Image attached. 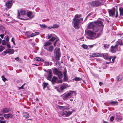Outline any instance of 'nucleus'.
<instances>
[{
	"instance_id": "nucleus-1",
	"label": "nucleus",
	"mask_w": 123,
	"mask_h": 123,
	"mask_svg": "<svg viewBox=\"0 0 123 123\" xmlns=\"http://www.w3.org/2000/svg\"><path fill=\"white\" fill-rule=\"evenodd\" d=\"M104 26L102 22L98 20L95 22H90L88 26V28L92 29L94 32H100Z\"/></svg>"
},
{
	"instance_id": "nucleus-2",
	"label": "nucleus",
	"mask_w": 123,
	"mask_h": 123,
	"mask_svg": "<svg viewBox=\"0 0 123 123\" xmlns=\"http://www.w3.org/2000/svg\"><path fill=\"white\" fill-rule=\"evenodd\" d=\"M81 16V15L76 14L73 19L72 24L74 25V27L77 29H78L79 27V23L80 21L83 20Z\"/></svg>"
},
{
	"instance_id": "nucleus-3",
	"label": "nucleus",
	"mask_w": 123,
	"mask_h": 123,
	"mask_svg": "<svg viewBox=\"0 0 123 123\" xmlns=\"http://www.w3.org/2000/svg\"><path fill=\"white\" fill-rule=\"evenodd\" d=\"M56 36L53 34H48V39L51 38L48 41L44 43H43L44 48L47 50H48L47 48L46 47L47 46L49 45L51 43L50 42V41H53L56 39Z\"/></svg>"
},
{
	"instance_id": "nucleus-4",
	"label": "nucleus",
	"mask_w": 123,
	"mask_h": 123,
	"mask_svg": "<svg viewBox=\"0 0 123 123\" xmlns=\"http://www.w3.org/2000/svg\"><path fill=\"white\" fill-rule=\"evenodd\" d=\"M59 107L60 109L63 111V112L61 114L62 116L68 117L70 116L72 113V112L66 110H67L69 109L68 108H65L64 106H59Z\"/></svg>"
},
{
	"instance_id": "nucleus-5",
	"label": "nucleus",
	"mask_w": 123,
	"mask_h": 123,
	"mask_svg": "<svg viewBox=\"0 0 123 123\" xmlns=\"http://www.w3.org/2000/svg\"><path fill=\"white\" fill-rule=\"evenodd\" d=\"M86 37L89 39H94L98 37V34L96 36L95 33L90 30L87 31L86 33Z\"/></svg>"
},
{
	"instance_id": "nucleus-6",
	"label": "nucleus",
	"mask_w": 123,
	"mask_h": 123,
	"mask_svg": "<svg viewBox=\"0 0 123 123\" xmlns=\"http://www.w3.org/2000/svg\"><path fill=\"white\" fill-rule=\"evenodd\" d=\"M76 95V92L74 91H70L68 92L65 93L63 97V99L64 100L70 98Z\"/></svg>"
},
{
	"instance_id": "nucleus-7",
	"label": "nucleus",
	"mask_w": 123,
	"mask_h": 123,
	"mask_svg": "<svg viewBox=\"0 0 123 123\" xmlns=\"http://www.w3.org/2000/svg\"><path fill=\"white\" fill-rule=\"evenodd\" d=\"M53 73L56 75H57L59 79H61L62 77V72L56 68H54L53 69Z\"/></svg>"
},
{
	"instance_id": "nucleus-8",
	"label": "nucleus",
	"mask_w": 123,
	"mask_h": 123,
	"mask_svg": "<svg viewBox=\"0 0 123 123\" xmlns=\"http://www.w3.org/2000/svg\"><path fill=\"white\" fill-rule=\"evenodd\" d=\"M60 49L59 48H56L54 51L55 54V56L57 60H59V58L61 57V55L59 53Z\"/></svg>"
},
{
	"instance_id": "nucleus-9",
	"label": "nucleus",
	"mask_w": 123,
	"mask_h": 123,
	"mask_svg": "<svg viewBox=\"0 0 123 123\" xmlns=\"http://www.w3.org/2000/svg\"><path fill=\"white\" fill-rule=\"evenodd\" d=\"M115 10L112 9L110 10L109 12L110 15L113 17L117 18L118 16V13L117 11L116 12V14L115 15Z\"/></svg>"
},
{
	"instance_id": "nucleus-10",
	"label": "nucleus",
	"mask_w": 123,
	"mask_h": 123,
	"mask_svg": "<svg viewBox=\"0 0 123 123\" xmlns=\"http://www.w3.org/2000/svg\"><path fill=\"white\" fill-rule=\"evenodd\" d=\"M111 49H110V51L112 53H115L117 51H120L121 49L118 48L117 46V45H115L114 46H112L111 47Z\"/></svg>"
},
{
	"instance_id": "nucleus-11",
	"label": "nucleus",
	"mask_w": 123,
	"mask_h": 123,
	"mask_svg": "<svg viewBox=\"0 0 123 123\" xmlns=\"http://www.w3.org/2000/svg\"><path fill=\"white\" fill-rule=\"evenodd\" d=\"M101 4V3L99 1L97 0L93 1L90 4L93 6L96 7L99 6Z\"/></svg>"
},
{
	"instance_id": "nucleus-12",
	"label": "nucleus",
	"mask_w": 123,
	"mask_h": 123,
	"mask_svg": "<svg viewBox=\"0 0 123 123\" xmlns=\"http://www.w3.org/2000/svg\"><path fill=\"white\" fill-rule=\"evenodd\" d=\"M48 76L47 79L50 80L51 81V78L52 76V70L50 69H49V71L47 73Z\"/></svg>"
},
{
	"instance_id": "nucleus-13",
	"label": "nucleus",
	"mask_w": 123,
	"mask_h": 123,
	"mask_svg": "<svg viewBox=\"0 0 123 123\" xmlns=\"http://www.w3.org/2000/svg\"><path fill=\"white\" fill-rule=\"evenodd\" d=\"M14 1L13 0H9L6 3V6L9 9L11 7L12 4Z\"/></svg>"
},
{
	"instance_id": "nucleus-14",
	"label": "nucleus",
	"mask_w": 123,
	"mask_h": 123,
	"mask_svg": "<svg viewBox=\"0 0 123 123\" xmlns=\"http://www.w3.org/2000/svg\"><path fill=\"white\" fill-rule=\"evenodd\" d=\"M116 43L115 45H117V46L118 48H120V46L123 44L122 41L121 39H119L116 42Z\"/></svg>"
},
{
	"instance_id": "nucleus-15",
	"label": "nucleus",
	"mask_w": 123,
	"mask_h": 123,
	"mask_svg": "<svg viewBox=\"0 0 123 123\" xmlns=\"http://www.w3.org/2000/svg\"><path fill=\"white\" fill-rule=\"evenodd\" d=\"M14 50L13 49H8L4 51V53L6 54L8 53L10 54H12L13 53Z\"/></svg>"
},
{
	"instance_id": "nucleus-16",
	"label": "nucleus",
	"mask_w": 123,
	"mask_h": 123,
	"mask_svg": "<svg viewBox=\"0 0 123 123\" xmlns=\"http://www.w3.org/2000/svg\"><path fill=\"white\" fill-rule=\"evenodd\" d=\"M13 116V115L11 113L4 114L3 115L4 117L6 118H11Z\"/></svg>"
},
{
	"instance_id": "nucleus-17",
	"label": "nucleus",
	"mask_w": 123,
	"mask_h": 123,
	"mask_svg": "<svg viewBox=\"0 0 123 123\" xmlns=\"http://www.w3.org/2000/svg\"><path fill=\"white\" fill-rule=\"evenodd\" d=\"M27 15L31 18H33L34 17V15L33 14L32 12H28L27 13Z\"/></svg>"
},
{
	"instance_id": "nucleus-18",
	"label": "nucleus",
	"mask_w": 123,
	"mask_h": 123,
	"mask_svg": "<svg viewBox=\"0 0 123 123\" xmlns=\"http://www.w3.org/2000/svg\"><path fill=\"white\" fill-rule=\"evenodd\" d=\"M10 110V109L8 108H2L1 110L2 112L4 113H6L9 112Z\"/></svg>"
},
{
	"instance_id": "nucleus-19",
	"label": "nucleus",
	"mask_w": 123,
	"mask_h": 123,
	"mask_svg": "<svg viewBox=\"0 0 123 123\" xmlns=\"http://www.w3.org/2000/svg\"><path fill=\"white\" fill-rule=\"evenodd\" d=\"M67 85L66 84H63L61 85V86L60 87V89L62 91L64 89H66L67 87Z\"/></svg>"
},
{
	"instance_id": "nucleus-20",
	"label": "nucleus",
	"mask_w": 123,
	"mask_h": 123,
	"mask_svg": "<svg viewBox=\"0 0 123 123\" xmlns=\"http://www.w3.org/2000/svg\"><path fill=\"white\" fill-rule=\"evenodd\" d=\"M57 79V77L55 76H54L52 79H51V80L52 84H54L56 82Z\"/></svg>"
},
{
	"instance_id": "nucleus-21",
	"label": "nucleus",
	"mask_w": 123,
	"mask_h": 123,
	"mask_svg": "<svg viewBox=\"0 0 123 123\" xmlns=\"http://www.w3.org/2000/svg\"><path fill=\"white\" fill-rule=\"evenodd\" d=\"M23 115L24 117L27 118H29L30 117L29 114L25 112H23Z\"/></svg>"
},
{
	"instance_id": "nucleus-22",
	"label": "nucleus",
	"mask_w": 123,
	"mask_h": 123,
	"mask_svg": "<svg viewBox=\"0 0 123 123\" xmlns=\"http://www.w3.org/2000/svg\"><path fill=\"white\" fill-rule=\"evenodd\" d=\"M73 80H74L76 81H78L82 80V79L81 78L77 77H75V78L73 79Z\"/></svg>"
},
{
	"instance_id": "nucleus-23",
	"label": "nucleus",
	"mask_w": 123,
	"mask_h": 123,
	"mask_svg": "<svg viewBox=\"0 0 123 123\" xmlns=\"http://www.w3.org/2000/svg\"><path fill=\"white\" fill-rule=\"evenodd\" d=\"M110 103L111 105H117L118 104V102L116 101H111Z\"/></svg>"
},
{
	"instance_id": "nucleus-24",
	"label": "nucleus",
	"mask_w": 123,
	"mask_h": 123,
	"mask_svg": "<svg viewBox=\"0 0 123 123\" xmlns=\"http://www.w3.org/2000/svg\"><path fill=\"white\" fill-rule=\"evenodd\" d=\"M99 53H92V55H91V56L93 57L94 56L98 57L99 56Z\"/></svg>"
},
{
	"instance_id": "nucleus-25",
	"label": "nucleus",
	"mask_w": 123,
	"mask_h": 123,
	"mask_svg": "<svg viewBox=\"0 0 123 123\" xmlns=\"http://www.w3.org/2000/svg\"><path fill=\"white\" fill-rule=\"evenodd\" d=\"M123 78L121 76L119 75L117 76L116 78L117 80L119 81L121 80Z\"/></svg>"
},
{
	"instance_id": "nucleus-26",
	"label": "nucleus",
	"mask_w": 123,
	"mask_h": 123,
	"mask_svg": "<svg viewBox=\"0 0 123 123\" xmlns=\"http://www.w3.org/2000/svg\"><path fill=\"white\" fill-rule=\"evenodd\" d=\"M39 34V32H35V33H32L31 34V37H34L36 35H38Z\"/></svg>"
},
{
	"instance_id": "nucleus-27",
	"label": "nucleus",
	"mask_w": 123,
	"mask_h": 123,
	"mask_svg": "<svg viewBox=\"0 0 123 123\" xmlns=\"http://www.w3.org/2000/svg\"><path fill=\"white\" fill-rule=\"evenodd\" d=\"M20 12L22 16H23L25 14V10H21L20 11Z\"/></svg>"
},
{
	"instance_id": "nucleus-28",
	"label": "nucleus",
	"mask_w": 123,
	"mask_h": 123,
	"mask_svg": "<svg viewBox=\"0 0 123 123\" xmlns=\"http://www.w3.org/2000/svg\"><path fill=\"white\" fill-rule=\"evenodd\" d=\"M103 56L104 58L107 59L108 55L107 53H104L103 54Z\"/></svg>"
},
{
	"instance_id": "nucleus-29",
	"label": "nucleus",
	"mask_w": 123,
	"mask_h": 123,
	"mask_svg": "<svg viewBox=\"0 0 123 123\" xmlns=\"http://www.w3.org/2000/svg\"><path fill=\"white\" fill-rule=\"evenodd\" d=\"M120 14V16L123 15V9H119Z\"/></svg>"
},
{
	"instance_id": "nucleus-30",
	"label": "nucleus",
	"mask_w": 123,
	"mask_h": 123,
	"mask_svg": "<svg viewBox=\"0 0 123 123\" xmlns=\"http://www.w3.org/2000/svg\"><path fill=\"white\" fill-rule=\"evenodd\" d=\"M53 49L54 48L53 46H51L49 47L48 50L50 52H51L53 50Z\"/></svg>"
},
{
	"instance_id": "nucleus-31",
	"label": "nucleus",
	"mask_w": 123,
	"mask_h": 123,
	"mask_svg": "<svg viewBox=\"0 0 123 123\" xmlns=\"http://www.w3.org/2000/svg\"><path fill=\"white\" fill-rule=\"evenodd\" d=\"M59 26V25L57 24H53V28L54 29L56 28H58Z\"/></svg>"
},
{
	"instance_id": "nucleus-32",
	"label": "nucleus",
	"mask_w": 123,
	"mask_h": 123,
	"mask_svg": "<svg viewBox=\"0 0 123 123\" xmlns=\"http://www.w3.org/2000/svg\"><path fill=\"white\" fill-rule=\"evenodd\" d=\"M18 14L17 17L18 18H19L20 19H21L22 20H26V19H24V18H22L19 17L20 16V14L19 13V12L18 11Z\"/></svg>"
},
{
	"instance_id": "nucleus-33",
	"label": "nucleus",
	"mask_w": 123,
	"mask_h": 123,
	"mask_svg": "<svg viewBox=\"0 0 123 123\" xmlns=\"http://www.w3.org/2000/svg\"><path fill=\"white\" fill-rule=\"evenodd\" d=\"M5 49V47L4 46H1L0 47V52L2 51Z\"/></svg>"
},
{
	"instance_id": "nucleus-34",
	"label": "nucleus",
	"mask_w": 123,
	"mask_h": 123,
	"mask_svg": "<svg viewBox=\"0 0 123 123\" xmlns=\"http://www.w3.org/2000/svg\"><path fill=\"white\" fill-rule=\"evenodd\" d=\"M43 88L44 90L45 88L46 87V86H47V85H48V83H43Z\"/></svg>"
},
{
	"instance_id": "nucleus-35",
	"label": "nucleus",
	"mask_w": 123,
	"mask_h": 123,
	"mask_svg": "<svg viewBox=\"0 0 123 123\" xmlns=\"http://www.w3.org/2000/svg\"><path fill=\"white\" fill-rule=\"evenodd\" d=\"M81 47L85 49H86L87 48L88 46L85 45L83 44L81 46Z\"/></svg>"
},
{
	"instance_id": "nucleus-36",
	"label": "nucleus",
	"mask_w": 123,
	"mask_h": 123,
	"mask_svg": "<svg viewBox=\"0 0 123 123\" xmlns=\"http://www.w3.org/2000/svg\"><path fill=\"white\" fill-rule=\"evenodd\" d=\"M1 78L2 79V80L4 81H5L6 80H7L6 78L5 77V76L3 75H2V76Z\"/></svg>"
},
{
	"instance_id": "nucleus-37",
	"label": "nucleus",
	"mask_w": 123,
	"mask_h": 123,
	"mask_svg": "<svg viewBox=\"0 0 123 123\" xmlns=\"http://www.w3.org/2000/svg\"><path fill=\"white\" fill-rule=\"evenodd\" d=\"M2 41V45H5L6 43L5 40H3Z\"/></svg>"
},
{
	"instance_id": "nucleus-38",
	"label": "nucleus",
	"mask_w": 123,
	"mask_h": 123,
	"mask_svg": "<svg viewBox=\"0 0 123 123\" xmlns=\"http://www.w3.org/2000/svg\"><path fill=\"white\" fill-rule=\"evenodd\" d=\"M28 32H26V34L25 35L27 36V37L28 38H30L31 37V35H29L28 34Z\"/></svg>"
},
{
	"instance_id": "nucleus-39",
	"label": "nucleus",
	"mask_w": 123,
	"mask_h": 123,
	"mask_svg": "<svg viewBox=\"0 0 123 123\" xmlns=\"http://www.w3.org/2000/svg\"><path fill=\"white\" fill-rule=\"evenodd\" d=\"M35 59L37 61H41V59L39 57H36L35 58Z\"/></svg>"
},
{
	"instance_id": "nucleus-40",
	"label": "nucleus",
	"mask_w": 123,
	"mask_h": 123,
	"mask_svg": "<svg viewBox=\"0 0 123 123\" xmlns=\"http://www.w3.org/2000/svg\"><path fill=\"white\" fill-rule=\"evenodd\" d=\"M6 46L8 48H11V46L10 45V43H9L7 42L6 43Z\"/></svg>"
},
{
	"instance_id": "nucleus-41",
	"label": "nucleus",
	"mask_w": 123,
	"mask_h": 123,
	"mask_svg": "<svg viewBox=\"0 0 123 123\" xmlns=\"http://www.w3.org/2000/svg\"><path fill=\"white\" fill-rule=\"evenodd\" d=\"M41 27L42 28H46L47 27V26L46 25H45L44 24L42 25H40Z\"/></svg>"
},
{
	"instance_id": "nucleus-42",
	"label": "nucleus",
	"mask_w": 123,
	"mask_h": 123,
	"mask_svg": "<svg viewBox=\"0 0 123 123\" xmlns=\"http://www.w3.org/2000/svg\"><path fill=\"white\" fill-rule=\"evenodd\" d=\"M67 71L66 70H65L63 72V74L64 76V78H65L66 77H67Z\"/></svg>"
},
{
	"instance_id": "nucleus-43",
	"label": "nucleus",
	"mask_w": 123,
	"mask_h": 123,
	"mask_svg": "<svg viewBox=\"0 0 123 123\" xmlns=\"http://www.w3.org/2000/svg\"><path fill=\"white\" fill-rule=\"evenodd\" d=\"M114 119V117L113 116H112L110 118V121L112 122L113 121Z\"/></svg>"
},
{
	"instance_id": "nucleus-44",
	"label": "nucleus",
	"mask_w": 123,
	"mask_h": 123,
	"mask_svg": "<svg viewBox=\"0 0 123 123\" xmlns=\"http://www.w3.org/2000/svg\"><path fill=\"white\" fill-rule=\"evenodd\" d=\"M49 65V62H44V65L46 66H48Z\"/></svg>"
},
{
	"instance_id": "nucleus-45",
	"label": "nucleus",
	"mask_w": 123,
	"mask_h": 123,
	"mask_svg": "<svg viewBox=\"0 0 123 123\" xmlns=\"http://www.w3.org/2000/svg\"><path fill=\"white\" fill-rule=\"evenodd\" d=\"M117 119L118 120L121 121L123 119V118L122 117H117Z\"/></svg>"
},
{
	"instance_id": "nucleus-46",
	"label": "nucleus",
	"mask_w": 123,
	"mask_h": 123,
	"mask_svg": "<svg viewBox=\"0 0 123 123\" xmlns=\"http://www.w3.org/2000/svg\"><path fill=\"white\" fill-rule=\"evenodd\" d=\"M15 59L18 61H20L21 60L20 59L18 58V57H17L15 58Z\"/></svg>"
},
{
	"instance_id": "nucleus-47",
	"label": "nucleus",
	"mask_w": 123,
	"mask_h": 123,
	"mask_svg": "<svg viewBox=\"0 0 123 123\" xmlns=\"http://www.w3.org/2000/svg\"><path fill=\"white\" fill-rule=\"evenodd\" d=\"M116 56H114L112 58H113L112 59L113 62H114L116 58Z\"/></svg>"
},
{
	"instance_id": "nucleus-48",
	"label": "nucleus",
	"mask_w": 123,
	"mask_h": 123,
	"mask_svg": "<svg viewBox=\"0 0 123 123\" xmlns=\"http://www.w3.org/2000/svg\"><path fill=\"white\" fill-rule=\"evenodd\" d=\"M6 41L7 42L9 41V38L8 37V36H6Z\"/></svg>"
},
{
	"instance_id": "nucleus-49",
	"label": "nucleus",
	"mask_w": 123,
	"mask_h": 123,
	"mask_svg": "<svg viewBox=\"0 0 123 123\" xmlns=\"http://www.w3.org/2000/svg\"><path fill=\"white\" fill-rule=\"evenodd\" d=\"M92 14H93V13L92 12H91V13H89V14H88L86 18H87L89 16L91 15H92Z\"/></svg>"
},
{
	"instance_id": "nucleus-50",
	"label": "nucleus",
	"mask_w": 123,
	"mask_h": 123,
	"mask_svg": "<svg viewBox=\"0 0 123 123\" xmlns=\"http://www.w3.org/2000/svg\"><path fill=\"white\" fill-rule=\"evenodd\" d=\"M94 45H88V46L90 48H92L94 46Z\"/></svg>"
},
{
	"instance_id": "nucleus-51",
	"label": "nucleus",
	"mask_w": 123,
	"mask_h": 123,
	"mask_svg": "<svg viewBox=\"0 0 123 123\" xmlns=\"http://www.w3.org/2000/svg\"><path fill=\"white\" fill-rule=\"evenodd\" d=\"M113 57L112 56H110L108 57L107 59H108L110 60Z\"/></svg>"
},
{
	"instance_id": "nucleus-52",
	"label": "nucleus",
	"mask_w": 123,
	"mask_h": 123,
	"mask_svg": "<svg viewBox=\"0 0 123 123\" xmlns=\"http://www.w3.org/2000/svg\"><path fill=\"white\" fill-rule=\"evenodd\" d=\"M4 34H1L0 35V36L1 37V38H3L4 37Z\"/></svg>"
},
{
	"instance_id": "nucleus-53",
	"label": "nucleus",
	"mask_w": 123,
	"mask_h": 123,
	"mask_svg": "<svg viewBox=\"0 0 123 123\" xmlns=\"http://www.w3.org/2000/svg\"><path fill=\"white\" fill-rule=\"evenodd\" d=\"M23 86H21L20 87H18V89L19 90H20L21 89H23Z\"/></svg>"
},
{
	"instance_id": "nucleus-54",
	"label": "nucleus",
	"mask_w": 123,
	"mask_h": 123,
	"mask_svg": "<svg viewBox=\"0 0 123 123\" xmlns=\"http://www.w3.org/2000/svg\"><path fill=\"white\" fill-rule=\"evenodd\" d=\"M99 84L100 86H101L103 85V83L102 82H100L99 83Z\"/></svg>"
},
{
	"instance_id": "nucleus-55",
	"label": "nucleus",
	"mask_w": 123,
	"mask_h": 123,
	"mask_svg": "<svg viewBox=\"0 0 123 123\" xmlns=\"http://www.w3.org/2000/svg\"><path fill=\"white\" fill-rule=\"evenodd\" d=\"M43 70L45 72L47 73H48V72L49 71V69H48V70H46L44 69H43Z\"/></svg>"
},
{
	"instance_id": "nucleus-56",
	"label": "nucleus",
	"mask_w": 123,
	"mask_h": 123,
	"mask_svg": "<svg viewBox=\"0 0 123 123\" xmlns=\"http://www.w3.org/2000/svg\"><path fill=\"white\" fill-rule=\"evenodd\" d=\"M4 121H2V120H0V123H5Z\"/></svg>"
},
{
	"instance_id": "nucleus-57",
	"label": "nucleus",
	"mask_w": 123,
	"mask_h": 123,
	"mask_svg": "<svg viewBox=\"0 0 123 123\" xmlns=\"http://www.w3.org/2000/svg\"><path fill=\"white\" fill-rule=\"evenodd\" d=\"M103 56V55L99 53V56L102 57Z\"/></svg>"
},
{
	"instance_id": "nucleus-58",
	"label": "nucleus",
	"mask_w": 123,
	"mask_h": 123,
	"mask_svg": "<svg viewBox=\"0 0 123 123\" xmlns=\"http://www.w3.org/2000/svg\"><path fill=\"white\" fill-rule=\"evenodd\" d=\"M104 46L105 47H107V48H108L109 47V45H104Z\"/></svg>"
},
{
	"instance_id": "nucleus-59",
	"label": "nucleus",
	"mask_w": 123,
	"mask_h": 123,
	"mask_svg": "<svg viewBox=\"0 0 123 123\" xmlns=\"http://www.w3.org/2000/svg\"><path fill=\"white\" fill-rule=\"evenodd\" d=\"M55 87V89H57V91H58V92H60V91H59V90H58V89H57V87H56V86H55L54 87Z\"/></svg>"
},
{
	"instance_id": "nucleus-60",
	"label": "nucleus",
	"mask_w": 123,
	"mask_h": 123,
	"mask_svg": "<svg viewBox=\"0 0 123 123\" xmlns=\"http://www.w3.org/2000/svg\"><path fill=\"white\" fill-rule=\"evenodd\" d=\"M64 78L65 80H68V78L67 76V77H66L65 78H64Z\"/></svg>"
},
{
	"instance_id": "nucleus-61",
	"label": "nucleus",
	"mask_w": 123,
	"mask_h": 123,
	"mask_svg": "<svg viewBox=\"0 0 123 123\" xmlns=\"http://www.w3.org/2000/svg\"><path fill=\"white\" fill-rule=\"evenodd\" d=\"M0 118L1 119H4V118L3 117H0Z\"/></svg>"
},
{
	"instance_id": "nucleus-62",
	"label": "nucleus",
	"mask_w": 123,
	"mask_h": 123,
	"mask_svg": "<svg viewBox=\"0 0 123 123\" xmlns=\"http://www.w3.org/2000/svg\"><path fill=\"white\" fill-rule=\"evenodd\" d=\"M103 123H108V122H107L106 121H103Z\"/></svg>"
},
{
	"instance_id": "nucleus-63",
	"label": "nucleus",
	"mask_w": 123,
	"mask_h": 123,
	"mask_svg": "<svg viewBox=\"0 0 123 123\" xmlns=\"http://www.w3.org/2000/svg\"><path fill=\"white\" fill-rule=\"evenodd\" d=\"M70 100L71 101H73V99L72 98H71L70 99Z\"/></svg>"
},
{
	"instance_id": "nucleus-64",
	"label": "nucleus",
	"mask_w": 123,
	"mask_h": 123,
	"mask_svg": "<svg viewBox=\"0 0 123 123\" xmlns=\"http://www.w3.org/2000/svg\"><path fill=\"white\" fill-rule=\"evenodd\" d=\"M56 43H55V42L54 43V46H56Z\"/></svg>"
}]
</instances>
